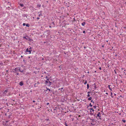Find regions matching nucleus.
Here are the masks:
<instances>
[{
  "label": "nucleus",
  "mask_w": 126,
  "mask_h": 126,
  "mask_svg": "<svg viewBox=\"0 0 126 126\" xmlns=\"http://www.w3.org/2000/svg\"><path fill=\"white\" fill-rule=\"evenodd\" d=\"M32 48V47H31L29 48V49L30 50H32L31 49Z\"/></svg>",
  "instance_id": "nucleus-34"
},
{
  "label": "nucleus",
  "mask_w": 126,
  "mask_h": 126,
  "mask_svg": "<svg viewBox=\"0 0 126 126\" xmlns=\"http://www.w3.org/2000/svg\"><path fill=\"white\" fill-rule=\"evenodd\" d=\"M20 5L21 7H23L24 6L23 4H20Z\"/></svg>",
  "instance_id": "nucleus-22"
},
{
  "label": "nucleus",
  "mask_w": 126,
  "mask_h": 126,
  "mask_svg": "<svg viewBox=\"0 0 126 126\" xmlns=\"http://www.w3.org/2000/svg\"><path fill=\"white\" fill-rule=\"evenodd\" d=\"M49 27L50 28H51V26H49Z\"/></svg>",
  "instance_id": "nucleus-58"
},
{
  "label": "nucleus",
  "mask_w": 126,
  "mask_h": 126,
  "mask_svg": "<svg viewBox=\"0 0 126 126\" xmlns=\"http://www.w3.org/2000/svg\"><path fill=\"white\" fill-rule=\"evenodd\" d=\"M85 22H83V23H82L81 24L82 26H84L85 25Z\"/></svg>",
  "instance_id": "nucleus-7"
},
{
  "label": "nucleus",
  "mask_w": 126,
  "mask_h": 126,
  "mask_svg": "<svg viewBox=\"0 0 126 126\" xmlns=\"http://www.w3.org/2000/svg\"><path fill=\"white\" fill-rule=\"evenodd\" d=\"M8 122H9V121H5V122H6V123H8Z\"/></svg>",
  "instance_id": "nucleus-40"
},
{
  "label": "nucleus",
  "mask_w": 126,
  "mask_h": 126,
  "mask_svg": "<svg viewBox=\"0 0 126 126\" xmlns=\"http://www.w3.org/2000/svg\"><path fill=\"white\" fill-rule=\"evenodd\" d=\"M102 47H104V46L103 45V46H102Z\"/></svg>",
  "instance_id": "nucleus-62"
},
{
  "label": "nucleus",
  "mask_w": 126,
  "mask_h": 126,
  "mask_svg": "<svg viewBox=\"0 0 126 126\" xmlns=\"http://www.w3.org/2000/svg\"><path fill=\"white\" fill-rule=\"evenodd\" d=\"M92 99V97H90L88 98V100H91Z\"/></svg>",
  "instance_id": "nucleus-9"
},
{
  "label": "nucleus",
  "mask_w": 126,
  "mask_h": 126,
  "mask_svg": "<svg viewBox=\"0 0 126 126\" xmlns=\"http://www.w3.org/2000/svg\"><path fill=\"white\" fill-rule=\"evenodd\" d=\"M44 73H46V72H44Z\"/></svg>",
  "instance_id": "nucleus-59"
},
{
  "label": "nucleus",
  "mask_w": 126,
  "mask_h": 126,
  "mask_svg": "<svg viewBox=\"0 0 126 126\" xmlns=\"http://www.w3.org/2000/svg\"><path fill=\"white\" fill-rule=\"evenodd\" d=\"M10 116L9 115V118H10Z\"/></svg>",
  "instance_id": "nucleus-56"
},
{
  "label": "nucleus",
  "mask_w": 126,
  "mask_h": 126,
  "mask_svg": "<svg viewBox=\"0 0 126 126\" xmlns=\"http://www.w3.org/2000/svg\"><path fill=\"white\" fill-rule=\"evenodd\" d=\"M93 107H94V108L95 109L96 108V106H93Z\"/></svg>",
  "instance_id": "nucleus-36"
},
{
  "label": "nucleus",
  "mask_w": 126,
  "mask_h": 126,
  "mask_svg": "<svg viewBox=\"0 0 126 126\" xmlns=\"http://www.w3.org/2000/svg\"><path fill=\"white\" fill-rule=\"evenodd\" d=\"M26 27H29L30 26V25L29 24L27 23L26 24Z\"/></svg>",
  "instance_id": "nucleus-8"
},
{
  "label": "nucleus",
  "mask_w": 126,
  "mask_h": 126,
  "mask_svg": "<svg viewBox=\"0 0 126 126\" xmlns=\"http://www.w3.org/2000/svg\"><path fill=\"white\" fill-rule=\"evenodd\" d=\"M8 71V70H6V72H7Z\"/></svg>",
  "instance_id": "nucleus-61"
},
{
  "label": "nucleus",
  "mask_w": 126,
  "mask_h": 126,
  "mask_svg": "<svg viewBox=\"0 0 126 126\" xmlns=\"http://www.w3.org/2000/svg\"><path fill=\"white\" fill-rule=\"evenodd\" d=\"M42 11H41L39 12L38 13H40V14H42Z\"/></svg>",
  "instance_id": "nucleus-24"
},
{
  "label": "nucleus",
  "mask_w": 126,
  "mask_h": 126,
  "mask_svg": "<svg viewBox=\"0 0 126 126\" xmlns=\"http://www.w3.org/2000/svg\"><path fill=\"white\" fill-rule=\"evenodd\" d=\"M38 16H39V17H40L41 16H43V15H42V14H40Z\"/></svg>",
  "instance_id": "nucleus-15"
},
{
  "label": "nucleus",
  "mask_w": 126,
  "mask_h": 126,
  "mask_svg": "<svg viewBox=\"0 0 126 126\" xmlns=\"http://www.w3.org/2000/svg\"><path fill=\"white\" fill-rule=\"evenodd\" d=\"M65 126H68V125H67V124L66 122H65Z\"/></svg>",
  "instance_id": "nucleus-23"
},
{
  "label": "nucleus",
  "mask_w": 126,
  "mask_h": 126,
  "mask_svg": "<svg viewBox=\"0 0 126 126\" xmlns=\"http://www.w3.org/2000/svg\"><path fill=\"white\" fill-rule=\"evenodd\" d=\"M26 37H27L24 36L23 37V38H24V39H26L27 40L28 39V37H27V38Z\"/></svg>",
  "instance_id": "nucleus-14"
},
{
  "label": "nucleus",
  "mask_w": 126,
  "mask_h": 126,
  "mask_svg": "<svg viewBox=\"0 0 126 126\" xmlns=\"http://www.w3.org/2000/svg\"><path fill=\"white\" fill-rule=\"evenodd\" d=\"M41 5L40 4H39L37 5V7H41Z\"/></svg>",
  "instance_id": "nucleus-13"
},
{
  "label": "nucleus",
  "mask_w": 126,
  "mask_h": 126,
  "mask_svg": "<svg viewBox=\"0 0 126 126\" xmlns=\"http://www.w3.org/2000/svg\"><path fill=\"white\" fill-rule=\"evenodd\" d=\"M124 74H125V75H126V73H125V72H124Z\"/></svg>",
  "instance_id": "nucleus-50"
},
{
  "label": "nucleus",
  "mask_w": 126,
  "mask_h": 126,
  "mask_svg": "<svg viewBox=\"0 0 126 126\" xmlns=\"http://www.w3.org/2000/svg\"><path fill=\"white\" fill-rule=\"evenodd\" d=\"M49 85H51L52 82H50V81H49Z\"/></svg>",
  "instance_id": "nucleus-25"
},
{
  "label": "nucleus",
  "mask_w": 126,
  "mask_h": 126,
  "mask_svg": "<svg viewBox=\"0 0 126 126\" xmlns=\"http://www.w3.org/2000/svg\"><path fill=\"white\" fill-rule=\"evenodd\" d=\"M90 119L91 120H92L93 121L94 120V119Z\"/></svg>",
  "instance_id": "nucleus-38"
},
{
  "label": "nucleus",
  "mask_w": 126,
  "mask_h": 126,
  "mask_svg": "<svg viewBox=\"0 0 126 126\" xmlns=\"http://www.w3.org/2000/svg\"><path fill=\"white\" fill-rule=\"evenodd\" d=\"M46 78L47 79L48 78V77L47 76H46Z\"/></svg>",
  "instance_id": "nucleus-47"
},
{
  "label": "nucleus",
  "mask_w": 126,
  "mask_h": 126,
  "mask_svg": "<svg viewBox=\"0 0 126 126\" xmlns=\"http://www.w3.org/2000/svg\"><path fill=\"white\" fill-rule=\"evenodd\" d=\"M106 94H108V93H106Z\"/></svg>",
  "instance_id": "nucleus-63"
},
{
  "label": "nucleus",
  "mask_w": 126,
  "mask_h": 126,
  "mask_svg": "<svg viewBox=\"0 0 126 126\" xmlns=\"http://www.w3.org/2000/svg\"><path fill=\"white\" fill-rule=\"evenodd\" d=\"M114 71H115V73H116V72H115V70Z\"/></svg>",
  "instance_id": "nucleus-54"
},
{
  "label": "nucleus",
  "mask_w": 126,
  "mask_h": 126,
  "mask_svg": "<svg viewBox=\"0 0 126 126\" xmlns=\"http://www.w3.org/2000/svg\"><path fill=\"white\" fill-rule=\"evenodd\" d=\"M46 88V89H47V90H48L49 91H51V90H50V89H48V88H47H47Z\"/></svg>",
  "instance_id": "nucleus-18"
},
{
  "label": "nucleus",
  "mask_w": 126,
  "mask_h": 126,
  "mask_svg": "<svg viewBox=\"0 0 126 126\" xmlns=\"http://www.w3.org/2000/svg\"><path fill=\"white\" fill-rule=\"evenodd\" d=\"M90 93V92H88L87 93L89 94Z\"/></svg>",
  "instance_id": "nucleus-46"
},
{
  "label": "nucleus",
  "mask_w": 126,
  "mask_h": 126,
  "mask_svg": "<svg viewBox=\"0 0 126 126\" xmlns=\"http://www.w3.org/2000/svg\"><path fill=\"white\" fill-rule=\"evenodd\" d=\"M94 114L93 113H90V114L91 115H93Z\"/></svg>",
  "instance_id": "nucleus-27"
},
{
  "label": "nucleus",
  "mask_w": 126,
  "mask_h": 126,
  "mask_svg": "<svg viewBox=\"0 0 126 126\" xmlns=\"http://www.w3.org/2000/svg\"><path fill=\"white\" fill-rule=\"evenodd\" d=\"M22 16L23 17H26V18H27L28 16V15L27 14H22Z\"/></svg>",
  "instance_id": "nucleus-3"
},
{
  "label": "nucleus",
  "mask_w": 126,
  "mask_h": 126,
  "mask_svg": "<svg viewBox=\"0 0 126 126\" xmlns=\"http://www.w3.org/2000/svg\"><path fill=\"white\" fill-rule=\"evenodd\" d=\"M94 88L95 89H96V85H95V83H94Z\"/></svg>",
  "instance_id": "nucleus-12"
},
{
  "label": "nucleus",
  "mask_w": 126,
  "mask_h": 126,
  "mask_svg": "<svg viewBox=\"0 0 126 126\" xmlns=\"http://www.w3.org/2000/svg\"><path fill=\"white\" fill-rule=\"evenodd\" d=\"M15 71V73L16 72H17L18 71H19L20 72H23V70H20V68L19 67H16L14 69Z\"/></svg>",
  "instance_id": "nucleus-1"
},
{
  "label": "nucleus",
  "mask_w": 126,
  "mask_h": 126,
  "mask_svg": "<svg viewBox=\"0 0 126 126\" xmlns=\"http://www.w3.org/2000/svg\"><path fill=\"white\" fill-rule=\"evenodd\" d=\"M49 81H48L46 80V83H48V82Z\"/></svg>",
  "instance_id": "nucleus-33"
},
{
  "label": "nucleus",
  "mask_w": 126,
  "mask_h": 126,
  "mask_svg": "<svg viewBox=\"0 0 126 126\" xmlns=\"http://www.w3.org/2000/svg\"><path fill=\"white\" fill-rule=\"evenodd\" d=\"M85 33V31H83V33Z\"/></svg>",
  "instance_id": "nucleus-42"
},
{
  "label": "nucleus",
  "mask_w": 126,
  "mask_h": 126,
  "mask_svg": "<svg viewBox=\"0 0 126 126\" xmlns=\"http://www.w3.org/2000/svg\"><path fill=\"white\" fill-rule=\"evenodd\" d=\"M85 81V82L84 83V84H86L87 83V81L86 80H83V81Z\"/></svg>",
  "instance_id": "nucleus-11"
},
{
  "label": "nucleus",
  "mask_w": 126,
  "mask_h": 126,
  "mask_svg": "<svg viewBox=\"0 0 126 126\" xmlns=\"http://www.w3.org/2000/svg\"><path fill=\"white\" fill-rule=\"evenodd\" d=\"M89 105H90V106L91 107H92V105H91V103H90Z\"/></svg>",
  "instance_id": "nucleus-28"
},
{
  "label": "nucleus",
  "mask_w": 126,
  "mask_h": 126,
  "mask_svg": "<svg viewBox=\"0 0 126 126\" xmlns=\"http://www.w3.org/2000/svg\"><path fill=\"white\" fill-rule=\"evenodd\" d=\"M90 110H92V111H94V110L93 108H91L90 109Z\"/></svg>",
  "instance_id": "nucleus-17"
},
{
  "label": "nucleus",
  "mask_w": 126,
  "mask_h": 126,
  "mask_svg": "<svg viewBox=\"0 0 126 126\" xmlns=\"http://www.w3.org/2000/svg\"><path fill=\"white\" fill-rule=\"evenodd\" d=\"M15 73L17 75H19V73H17V72H16Z\"/></svg>",
  "instance_id": "nucleus-26"
},
{
  "label": "nucleus",
  "mask_w": 126,
  "mask_h": 126,
  "mask_svg": "<svg viewBox=\"0 0 126 126\" xmlns=\"http://www.w3.org/2000/svg\"><path fill=\"white\" fill-rule=\"evenodd\" d=\"M110 85H109L108 86V87L109 88V89L111 90H111H112V89L110 88Z\"/></svg>",
  "instance_id": "nucleus-10"
},
{
  "label": "nucleus",
  "mask_w": 126,
  "mask_h": 126,
  "mask_svg": "<svg viewBox=\"0 0 126 126\" xmlns=\"http://www.w3.org/2000/svg\"><path fill=\"white\" fill-rule=\"evenodd\" d=\"M123 68H121V70H123Z\"/></svg>",
  "instance_id": "nucleus-51"
},
{
  "label": "nucleus",
  "mask_w": 126,
  "mask_h": 126,
  "mask_svg": "<svg viewBox=\"0 0 126 126\" xmlns=\"http://www.w3.org/2000/svg\"><path fill=\"white\" fill-rule=\"evenodd\" d=\"M5 115L6 116V115H7V114L6 113L5 114Z\"/></svg>",
  "instance_id": "nucleus-53"
},
{
  "label": "nucleus",
  "mask_w": 126,
  "mask_h": 126,
  "mask_svg": "<svg viewBox=\"0 0 126 126\" xmlns=\"http://www.w3.org/2000/svg\"><path fill=\"white\" fill-rule=\"evenodd\" d=\"M100 115V112H99L97 114V116L98 117H99L100 119H101V118H100V117H101V116Z\"/></svg>",
  "instance_id": "nucleus-4"
},
{
  "label": "nucleus",
  "mask_w": 126,
  "mask_h": 126,
  "mask_svg": "<svg viewBox=\"0 0 126 126\" xmlns=\"http://www.w3.org/2000/svg\"><path fill=\"white\" fill-rule=\"evenodd\" d=\"M73 19H74V20H75V18H73Z\"/></svg>",
  "instance_id": "nucleus-52"
},
{
  "label": "nucleus",
  "mask_w": 126,
  "mask_h": 126,
  "mask_svg": "<svg viewBox=\"0 0 126 126\" xmlns=\"http://www.w3.org/2000/svg\"><path fill=\"white\" fill-rule=\"evenodd\" d=\"M63 88H61V91H62V89H63Z\"/></svg>",
  "instance_id": "nucleus-41"
},
{
  "label": "nucleus",
  "mask_w": 126,
  "mask_h": 126,
  "mask_svg": "<svg viewBox=\"0 0 126 126\" xmlns=\"http://www.w3.org/2000/svg\"><path fill=\"white\" fill-rule=\"evenodd\" d=\"M23 84H24L23 81H21L19 82V84L21 86H22L23 85Z\"/></svg>",
  "instance_id": "nucleus-5"
},
{
  "label": "nucleus",
  "mask_w": 126,
  "mask_h": 126,
  "mask_svg": "<svg viewBox=\"0 0 126 126\" xmlns=\"http://www.w3.org/2000/svg\"><path fill=\"white\" fill-rule=\"evenodd\" d=\"M112 94V93H111V95Z\"/></svg>",
  "instance_id": "nucleus-60"
},
{
  "label": "nucleus",
  "mask_w": 126,
  "mask_h": 126,
  "mask_svg": "<svg viewBox=\"0 0 126 126\" xmlns=\"http://www.w3.org/2000/svg\"><path fill=\"white\" fill-rule=\"evenodd\" d=\"M51 24L53 25H54V22H52L51 23Z\"/></svg>",
  "instance_id": "nucleus-31"
},
{
  "label": "nucleus",
  "mask_w": 126,
  "mask_h": 126,
  "mask_svg": "<svg viewBox=\"0 0 126 126\" xmlns=\"http://www.w3.org/2000/svg\"><path fill=\"white\" fill-rule=\"evenodd\" d=\"M32 51V50H29V49L28 48H27L26 49V52H29V54H31V51Z\"/></svg>",
  "instance_id": "nucleus-2"
},
{
  "label": "nucleus",
  "mask_w": 126,
  "mask_h": 126,
  "mask_svg": "<svg viewBox=\"0 0 126 126\" xmlns=\"http://www.w3.org/2000/svg\"><path fill=\"white\" fill-rule=\"evenodd\" d=\"M37 83H38V84H39V83L38 82Z\"/></svg>",
  "instance_id": "nucleus-64"
},
{
  "label": "nucleus",
  "mask_w": 126,
  "mask_h": 126,
  "mask_svg": "<svg viewBox=\"0 0 126 126\" xmlns=\"http://www.w3.org/2000/svg\"><path fill=\"white\" fill-rule=\"evenodd\" d=\"M21 58L23 57V56H21Z\"/></svg>",
  "instance_id": "nucleus-55"
},
{
  "label": "nucleus",
  "mask_w": 126,
  "mask_h": 126,
  "mask_svg": "<svg viewBox=\"0 0 126 126\" xmlns=\"http://www.w3.org/2000/svg\"><path fill=\"white\" fill-rule=\"evenodd\" d=\"M90 96V95L89 94H88L87 95V96L88 97H89Z\"/></svg>",
  "instance_id": "nucleus-35"
},
{
  "label": "nucleus",
  "mask_w": 126,
  "mask_h": 126,
  "mask_svg": "<svg viewBox=\"0 0 126 126\" xmlns=\"http://www.w3.org/2000/svg\"><path fill=\"white\" fill-rule=\"evenodd\" d=\"M8 91V89L5 90L4 92V94H6Z\"/></svg>",
  "instance_id": "nucleus-6"
},
{
  "label": "nucleus",
  "mask_w": 126,
  "mask_h": 126,
  "mask_svg": "<svg viewBox=\"0 0 126 126\" xmlns=\"http://www.w3.org/2000/svg\"><path fill=\"white\" fill-rule=\"evenodd\" d=\"M26 24L25 23H23V26H25L26 25Z\"/></svg>",
  "instance_id": "nucleus-29"
},
{
  "label": "nucleus",
  "mask_w": 126,
  "mask_h": 126,
  "mask_svg": "<svg viewBox=\"0 0 126 126\" xmlns=\"http://www.w3.org/2000/svg\"><path fill=\"white\" fill-rule=\"evenodd\" d=\"M34 85V86L35 87L37 86V84L36 83H35Z\"/></svg>",
  "instance_id": "nucleus-21"
},
{
  "label": "nucleus",
  "mask_w": 126,
  "mask_h": 126,
  "mask_svg": "<svg viewBox=\"0 0 126 126\" xmlns=\"http://www.w3.org/2000/svg\"><path fill=\"white\" fill-rule=\"evenodd\" d=\"M46 120H47V121H49V119H46Z\"/></svg>",
  "instance_id": "nucleus-37"
},
{
  "label": "nucleus",
  "mask_w": 126,
  "mask_h": 126,
  "mask_svg": "<svg viewBox=\"0 0 126 126\" xmlns=\"http://www.w3.org/2000/svg\"><path fill=\"white\" fill-rule=\"evenodd\" d=\"M32 101L34 103L35 102V101L34 100H33Z\"/></svg>",
  "instance_id": "nucleus-48"
},
{
  "label": "nucleus",
  "mask_w": 126,
  "mask_h": 126,
  "mask_svg": "<svg viewBox=\"0 0 126 126\" xmlns=\"http://www.w3.org/2000/svg\"><path fill=\"white\" fill-rule=\"evenodd\" d=\"M91 102H93V103H94V102L93 101V100H92L91 101Z\"/></svg>",
  "instance_id": "nucleus-32"
},
{
  "label": "nucleus",
  "mask_w": 126,
  "mask_h": 126,
  "mask_svg": "<svg viewBox=\"0 0 126 126\" xmlns=\"http://www.w3.org/2000/svg\"><path fill=\"white\" fill-rule=\"evenodd\" d=\"M49 104V103H47V105H48Z\"/></svg>",
  "instance_id": "nucleus-49"
},
{
  "label": "nucleus",
  "mask_w": 126,
  "mask_h": 126,
  "mask_svg": "<svg viewBox=\"0 0 126 126\" xmlns=\"http://www.w3.org/2000/svg\"><path fill=\"white\" fill-rule=\"evenodd\" d=\"M50 92H51L53 93V94H54V92H53V91L52 90H51V91H50Z\"/></svg>",
  "instance_id": "nucleus-30"
},
{
  "label": "nucleus",
  "mask_w": 126,
  "mask_h": 126,
  "mask_svg": "<svg viewBox=\"0 0 126 126\" xmlns=\"http://www.w3.org/2000/svg\"><path fill=\"white\" fill-rule=\"evenodd\" d=\"M99 69L100 70H101V68L100 67H99Z\"/></svg>",
  "instance_id": "nucleus-39"
},
{
  "label": "nucleus",
  "mask_w": 126,
  "mask_h": 126,
  "mask_svg": "<svg viewBox=\"0 0 126 126\" xmlns=\"http://www.w3.org/2000/svg\"><path fill=\"white\" fill-rule=\"evenodd\" d=\"M87 73H89V71H88V72H87Z\"/></svg>",
  "instance_id": "nucleus-57"
},
{
  "label": "nucleus",
  "mask_w": 126,
  "mask_h": 126,
  "mask_svg": "<svg viewBox=\"0 0 126 126\" xmlns=\"http://www.w3.org/2000/svg\"><path fill=\"white\" fill-rule=\"evenodd\" d=\"M122 121L124 123H125L126 122V120L124 119H123Z\"/></svg>",
  "instance_id": "nucleus-20"
},
{
  "label": "nucleus",
  "mask_w": 126,
  "mask_h": 126,
  "mask_svg": "<svg viewBox=\"0 0 126 126\" xmlns=\"http://www.w3.org/2000/svg\"><path fill=\"white\" fill-rule=\"evenodd\" d=\"M37 18L38 19H40V18L39 17H37Z\"/></svg>",
  "instance_id": "nucleus-43"
},
{
  "label": "nucleus",
  "mask_w": 126,
  "mask_h": 126,
  "mask_svg": "<svg viewBox=\"0 0 126 126\" xmlns=\"http://www.w3.org/2000/svg\"><path fill=\"white\" fill-rule=\"evenodd\" d=\"M89 87V84H88L87 85V89H88Z\"/></svg>",
  "instance_id": "nucleus-16"
},
{
  "label": "nucleus",
  "mask_w": 126,
  "mask_h": 126,
  "mask_svg": "<svg viewBox=\"0 0 126 126\" xmlns=\"http://www.w3.org/2000/svg\"><path fill=\"white\" fill-rule=\"evenodd\" d=\"M27 37L28 38V39L29 40V41H31V39L30 38H29L28 36H27Z\"/></svg>",
  "instance_id": "nucleus-19"
},
{
  "label": "nucleus",
  "mask_w": 126,
  "mask_h": 126,
  "mask_svg": "<svg viewBox=\"0 0 126 126\" xmlns=\"http://www.w3.org/2000/svg\"><path fill=\"white\" fill-rule=\"evenodd\" d=\"M49 80V79L48 78L47 79V80L48 81Z\"/></svg>",
  "instance_id": "nucleus-44"
},
{
  "label": "nucleus",
  "mask_w": 126,
  "mask_h": 126,
  "mask_svg": "<svg viewBox=\"0 0 126 126\" xmlns=\"http://www.w3.org/2000/svg\"><path fill=\"white\" fill-rule=\"evenodd\" d=\"M6 81H8V79H6Z\"/></svg>",
  "instance_id": "nucleus-45"
}]
</instances>
